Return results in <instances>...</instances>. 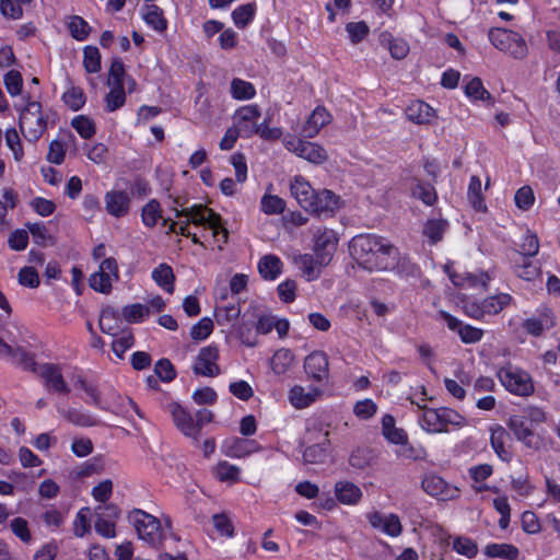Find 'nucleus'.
<instances>
[{
  "instance_id": "1",
  "label": "nucleus",
  "mask_w": 560,
  "mask_h": 560,
  "mask_svg": "<svg viewBox=\"0 0 560 560\" xmlns=\"http://www.w3.org/2000/svg\"><path fill=\"white\" fill-rule=\"evenodd\" d=\"M290 192L302 209L316 217H332L341 206L338 195L329 189H314L302 175L291 179Z\"/></svg>"
},
{
  "instance_id": "2",
  "label": "nucleus",
  "mask_w": 560,
  "mask_h": 560,
  "mask_svg": "<svg viewBox=\"0 0 560 560\" xmlns=\"http://www.w3.org/2000/svg\"><path fill=\"white\" fill-rule=\"evenodd\" d=\"M349 252L353 259L368 270L386 269L384 258L392 256L396 248L374 234H359L349 243Z\"/></svg>"
},
{
  "instance_id": "3",
  "label": "nucleus",
  "mask_w": 560,
  "mask_h": 560,
  "mask_svg": "<svg viewBox=\"0 0 560 560\" xmlns=\"http://www.w3.org/2000/svg\"><path fill=\"white\" fill-rule=\"evenodd\" d=\"M176 218H186L190 224L202 226L212 232L214 243L222 249L229 242V231L220 213L202 203H194L190 207L175 209Z\"/></svg>"
},
{
  "instance_id": "4",
  "label": "nucleus",
  "mask_w": 560,
  "mask_h": 560,
  "mask_svg": "<svg viewBox=\"0 0 560 560\" xmlns=\"http://www.w3.org/2000/svg\"><path fill=\"white\" fill-rule=\"evenodd\" d=\"M24 104H14L19 113V128L30 143H36L48 128V115L43 113L39 101L32 100L31 95L23 96Z\"/></svg>"
},
{
  "instance_id": "5",
  "label": "nucleus",
  "mask_w": 560,
  "mask_h": 560,
  "mask_svg": "<svg viewBox=\"0 0 560 560\" xmlns=\"http://www.w3.org/2000/svg\"><path fill=\"white\" fill-rule=\"evenodd\" d=\"M127 521L136 530L138 538L148 546L155 549L163 546L166 536L160 518L141 509H133L128 513Z\"/></svg>"
},
{
  "instance_id": "6",
  "label": "nucleus",
  "mask_w": 560,
  "mask_h": 560,
  "mask_svg": "<svg viewBox=\"0 0 560 560\" xmlns=\"http://www.w3.org/2000/svg\"><path fill=\"white\" fill-rule=\"evenodd\" d=\"M463 313L475 319L488 323L490 317L501 313L512 302L509 293H499L482 300L465 296L460 300Z\"/></svg>"
},
{
  "instance_id": "7",
  "label": "nucleus",
  "mask_w": 560,
  "mask_h": 560,
  "mask_svg": "<svg viewBox=\"0 0 560 560\" xmlns=\"http://www.w3.org/2000/svg\"><path fill=\"white\" fill-rule=\"evenodd\" d=\"M422 415L419 419L421 428L429 433L448 432V428L460 429L466 424V418L456 410L447 407L429 408L419 406Z\"/></svg>"
},
{
  "instance_id": "8",
  "label": "nucleus",
  "mask_w": 560,
  "mask_h": 560,
  "mask_svg": "<svg viewBox=\"0 0 560 560\" xmlns=\"http://www.w3.org/2000/svg\"><path fill=\"white\" fill-rule=\"evenodd\" d=\"M497 377L506 392L514 396L529 397L535 392L532 375L511 363H506L497 370Z\"/></svg>"
},
{
  "instance_id": "9",
  "label": "nucleus",
  "mask_w": 560,
  "mask_h": 560,
  "mask_svg": "<svg viewBox=\"0 0 560 560\" xmlns=\"http://www.w3.org/2000/svg\"><path fill=\"white\" fill-rule=\"evenodd\" d=\"M488 38L497 49L515 59H522L527 55L526 40L518 32L503 27H492L488 33Z\"/></svg>"
},
{
  "instance_id": "10",
  "label": "nucleus",
  "mask_w": 560,
  "mask_h": 560,
  "mask_svg": "<svg viewBox=\"0 0 560 560\" xmlns=\"http://www.w3.org/2000/svg\"><path fill=\"white\" fill-rule=\"evenodd\" d=\"M421 488L428 495L439 501H452L460 495L458 487L447 482L443 477L433 471L423 475Z\"/></svg>"
},
{
  "instance_id": "11",
  "label": "nucleus",
  "mask_w": 560,
  "mask_h": 560,
  "mask_svg": "<svg viewBox=\"0 0 560 560\" xmlns=\"http://www.w3.org/2000/svg\"><path fill=\"white\" fill-rule=\"evenodd\" d=\"M508 428L515 439L525 447L538 451L541 447V438L536 434L535 427L521 415H513L508 420Z\"/></svg>"
},
{
  "instance_id": "12",
  "label": "nucleus",
  "mask_w": 560,
  "mask_h": 560,
  "mask_svg": "<svg viewBox=\"0 0 560 560\" xmlns=\"http://www.w3.org/2000/svg\"><path fill=\"white\" fill-rule=\"evenodd\" d=\"M284 147L299 158L313 164H323L327 161L326 150L318 143L310 142L298 137H290L284 140Z\"/></svg>"
},
{
  "instance_id": "13",
  "label": "nucleus",
  "mask_w": 560,
  "mask_h": 560,
  "mask_svg": "<svg viewBox=\"0 0 560 560\" xmlns=\"http://www.w3.org/2000/svg\"><path fill=\"white\" fill-rule=\"evenodd\" d=\"M338 242V234L331 229L319 228L314 233L313 250L315 256L318 257L320 266L329 265L337 249Z\"/></svg>"
},
{
  "instance_id": "14",
  "label": "nucleus",
  "mask_w": 560,
  "mask_h": 560,
  "mask_svg": "<svg viewBox=\"0 0 560 560\" xmlns=\"http://www.w3.org/2000/svg\"><path fill=\"white\" fill-rule=\"evenodd\" d=\"M104 202L106 212L113 218L120 219L129 214L132 195L128 192L127 188H120L119 184H116L114 188L105 192Z\"/></svg>"
},
{
  "instance_id": "15",
  "label": "nucleus",
  "mask_w": 560,
  "mask_h": 560,
  "mask_svg": "<svg viewBox=\"0 0 560 560\" xmlns=\"http://www.w3.org/2000/svg\"><path fill=\"white\" fill-rule=\"evenodd\" d=\"M220 359L219 348L217 345L211 343L202 347L195 360L192 371L196 375L206 377H215L221 374V369L218 364Z\"/></svg>"
},
{
  "instance_id": "16",
  "label": "nucleus",
  "mask_w": 560,
  "mask_h": 560,
  "mask_svg": "<svg viewBox=\"0 0 560 560\" xmlns=\"http://www.w3.org/2000/svg\"><path fill=\"white\" fill-rule=\"evenodd\" d=\"M261 116V109L257 104L238 107L233 115V126L242 133L243 139H250L256 135L257 120Z\"/></svg>"
},
{
  "instance_id": "17",
  "label": "nucleus",
  "mask_w": 560,
  "mask_h": 560,
  "mask_svg": "<svg viewBox=\"0 0 560 560\" xmlns=\"http://www.w3.org/2000/svg\"><path fill=\"white\" fill-rule=\"evenodd\" d=\"M557 325V317L553 310L541 304L536 308V316L526 318L522 328L533 337H540L545 330H550Z\"/></svg>"
},
{
  "instance_id": "18",
  "label": "nucleus",
  "mask_w": 560,
  "mask_h": 560,
  "mask_svg": "<svg viewBox=\"0 0 560 560\" xmlns=\"http://www.w3.org/2000/svg\"><path fill=\"white\" fill-rule=\"evenodd\" d=\"M37 374L43 380L44 386L48 392L65 396L70 394L71 388L62 375L60 364L50 362L43 363L39 365Z\"/></svg>"
},
{
  "instance_id": "19",
  "label": "nucleus",
  "mask_w": 560,
  "mask_h": 560,
  "mask_svg": "<svg viewBox=\"0 0 560 560\" xmlns=\"http://www.w3.org/2000/svg\"><path fill=\"white\" fill-rule=\"evenodd\" d=\"M438 314L439 317L445 322L450 330L458 334L463 343L474 345L482 339L485 335L483 329L469 324H463L460 319L446 311L441 310Z\"/></svg>"
},
{
  "instance_id": "20",
  "label": "nucleus",
  "mask_w": 560,
  "mask_h": 560,
  "mask_svg": "<svg viewBox=\"0 0 560 560\" xmlns=\"http://www.w3.org/2000/svg\"><path fill=\"white\" fill-rule=\"evenodd\" d=\"M163 409L171 415L174 425L179 432L188 438H197V425L187 408L177 401H170L163 405Z\"/></svg>"
},
{
  "instance_id": "21",
  "label": "nucleus",
  "mask_w": 560,
  "mask_h": 560,
  "mask_svg": "<svg viewBox=\"0 0 560 560\" xmlns=\"http://www.w3.org/2000/svg\"><path fill=\"white\" fill-rule=\"evenodd\" d=\"M512 438L510 432L501 424L490 428V445L495 455L504 463L513 458Z\"/></svg>"
},
{
  "instance_id": "22",
  "label": "nucleus",
  "mask_w": 560,
  "mask_h": 560,
  "mask_svg": "<svg viewBox=\"0 0 560 560\" xmlns=\"http://www.w3.org/2000/svg\"><path fill=\"white\" fill-rule=\"evenodd\" d=\"M366 520L371 527L381 530L389 537H398L402 533V525L397 514H383L373 511L366 514Z\"/></svg>"
},
{
  "instance_id": "23",
  "label": "nucleus",
  "mask_w": 560,
  "mask_h": 560,
  "mask_svg": "<svg viewBox=\"0 0 560 560\" xmlns=\"http://www.w3.org/2000/svg\"><path fill=\"white\" fill-rule=\"evenodd\" d=\"M307 376L315 382H324L329 376L328 355L324 351H313L304 360Z\"/></svg>"
},
{
  "instance_id": "24",
  "label": "nucleus",
  "mask_w": 560,
  "mask_h": 560,
  "mask_svg": "<svg viewBox=\"0 0 560 560\" xmlns=\"http://www.w3.org/2000/svg\"><path fill=\"white\" fill-rule=\"evenodd\" d=\"M331 121L330 113L324 106H316L311 113L304 125L302 126L301 133L306 138H314L318 135L320 129Z\"/></svg>"
},
{
  "instance_id": "25",
  "label": "nucleus",
  "mask_w": 560,
  "mask_h": 560,
  "mask_svg": "<svg viewBox=\"0 0 560 560\" xmlns=\"http://www.w3.org/2000/svg\"><path fill=\"white\" fill-rule=\"evenodd\" d=\"M330 455V440L329 432L326 431L322 441L308 445L302 453L305 464L319 465L326 463Z\"/></svg>"
},
{
  "instance_id": "26",
  "label": "nucleus",
  "mask_w": 560,
  "mask_h": 560,
  "mask_svg": "<svg viewBox=\"0 0 560 560\" xmlns=\"http://www.w3.org/2000/svg\"><path fill=\"white\" fill-rule=\"evenodd\" d=\"M407 119L417 125H428L435 117V109L421 100L412 101L405 109Z\"/></svg>"
},
{
  "instance_id": "27",
  "label": "nucleus",
  "mask_w": 560,
  "mask_h": 560,
  "mask_svg": "<svg viewBox=\"0 0 560 560\" xmlns=\"http://www.w3.org/2000/svg\"><path fill=\"white\" fill-rule=\"evenodd\" d=\"M260 448L255 440L234 438L225 443V455L232 458H244Z\"/></svg>"
},
{
  "instance_id": "28",
  "label": "nucleus",
  "mask_w": 560,
  "mask_h": 560,
  "mask_svg": "<svg viewBox=\"0 0 560 560\" xmlns=\"http://www.w3.org/2000/svg\"><path fill=\"white\" fill-rule=\"evenodd\" d=\"M336 500L345 505H355L362 499V490L355 483L342 480L335 483Z\"/></svg>"
},
{
  "instance_id": "29",
  "label": "nucleus",
  "mask_w": 560,
  "mask_h": 560,
  "mask_svg": "<svg viewBox=\"0 0 560 560\" xmlns=\"http://www.w3.org/2000/svg\"><path fill=\"white\" fill-rule=\"evenodd\" d=\"M257 268L264 280L273 281L281 275L283 262L277 255L268 254L259 259Z\"/></svg>"
},
{
  "instance_id": "30",
  "label": "nucleus",
  "mask_w": 560,
  "mask_h": 560,
  "mask_svg": "<svg viewBox=\"0 0 560 560\" xmlns=\"http://www.w3.org/2000/svg\"><path fill=\"white\" fill-rule=\"evenodd\" d=\"M514 273L525 281H534L541 273L540 265L534 262L532 258L517 257L512 260Z\"/></svg>"
},
{
  "instance_id": "31",
  "label": "nucleus",
  "mask_w": 560,
  "mask_h": 560,
  "mask_svg": "<svg viewBox=\"0 0 560 560\" xmlns=\"http://www.w3.org/2000/svg\"><path fill=\"white\" fill-rule=\"evenodd\" d=\"M382 434L389 443L395 445L405 444L408 439L406 431L396 427V420L389 413L382 417Z\"/></svg>"
},
{
  "instance_id": "32",
  "label": "nucleus",
  "mask_w": 560,
  "mask_h": 560,
  "mask_svg": "<svg viewBox=\"0 0 560 560\" xmlns=\"http://www.w3.org/2000/svg\"><path fill=\"white\" fill-rule=\"evenodd\" d=\"M380 43L387 46L390 56L396 60L406 58L410 50L407 40L402 38H396L386 31L380 34Z\"/></svg>"
},
{
  "instance_id": "33",
  "label": "nucleus",
  "mask_w": 560,
  "mask_h": 560,
  "mask_svg": "<svg viewBox=\"0 0 560 560\" xmlns=\"http://www.w3.org/2000/svg\"><path fill=\"white\" fill-rule=\"evenodd\" d=\"M151 277L153 281L162 288L165 292L172 294L175 290V275L173 268L166 264L162 262L158 267H155Z\"/></svg>"
},
{
  "instance_id": "34",
  "label": "nucleus",
  "mask_w": 560,
  "mask_h": 560,
  "mask_svg": "<svg viewBox=\"0 0 560 560\" xmlns=\"http://www.w3.org/2000/svg\"><path fill=\"white\" fill-rule=\"evenodd\" d=\"M142 19L149 27L159 33L167 30L168 22L163 14V10L156 4L144 5Z\"/></svg>"
},
{
  "instance_id": "35",
  "label": "nucleus",
  "mask_w": 560,
  "mask_h": 560,
  "mask_svg": "<svg viewBox=\"0 0 560 560\" xmlns=\"http://www.w3.org/2000/svg\"><path fill=\"white\" fill-rule=\"evenodd\" d=\"M464 93L472 103L482 101L488 104H493L494 102L492 95L483 86L481 79L478 77L471 78L465 83Z\"/></svg>"
},
{
  "instance_id": "36",
  "label": "nucleus",
  "mask_w": 560,
  "mask_h": 560,
  "mask_svg": "<svg viewBox=\"0 0 560 560\" xmlns=\"http://www.w3.org/2000/svg\"><path fill=\"white\" fill-rule=\"evenodd\" d=\"M257 12V3L255 1L241 4L236 7L232 13L231 18L234 25L240 28H246L255 19Z\"/></svg>"
},
{
  "instance_id": "37",
  "label": "nucleus",
  "mask_w": 560,
  "mask_h": 560,
  "mask_svg": "<svg viewBox=\"0 0 560 560\" xmlns=\"http://www.w3.org/2000/svg\"><path fill=\"white\" fill-rule=\"evenodd\" d=\"M467 199L475 211H487V205L481 189V179L477 175H472L469 178Z\"/></svg>"
},
{
  "instance_id": "38",
  "label": "nucleus",
  "mask_w": 560,
  "mask_h": 560,
  "mask_svg": "<svg viewBox=\"0 0 560 560\" xmlns=\"http://www.w3.org/2000/svg\"><path fill=\"white\" fill-rule=\"evenodd\" d=\"M485 555L489 558H499L504 560H517L520 550L512 544L491 542L485 547Z\"/></svg>"
},
{
  "instance_id": "39",
  "label": "nucleus",
  "mask_w": 560,
  "mask_h": 560,
  "mask_svg": "<svg viewBox=\"0 0 560 560\" xmlns=\"http://www.w3.org/2000/svg\"><path fill=\"white\" fill-rule=\"evenodd\" d=\"M539 247L540 245L537 234L527 229L521 237L518 249L516 250L518 255L517 257L534 258L539 253Z\"/></svg>"
},
{
  "instance_id": "40",
  "label": "nucleus",
  "mask_w": 560,
  "mask_h": 560,
  "mask_svg": "<svg viewBox=\"0 0 560 560\" xmlns=\"http://www.w3.org/2000/svg\"><path fill=\"white\" fill-rule=\"evenodd\" d=\"M255 85L241 78H233L230 85V94L233 100L248 101L256 96Z\"/></svg>"
},
{
  "instance_id": "41",
  "label": "nucleus",
  "mask_w": 560,
  "mask_h": 560,
  "mask_svg": "<svg viewBox=\"0 0 560 560\" xmlns=\"http://www.w3.org/2000/svg\"><path fill=\"white\" fill-rule=\"evenodd\" d=\"M295 264L303 271L308 281L315 280L319 276L322 267L318 257L315 254H301L295 258Z\"/></svg>"
},
{
  "instance_id": "42",
  "label": "nucleus",
  "mask_w": 560,
  "mask_h": 560,
  "mask_svg": "<svg viewBox=\"0 0 560 560\" xmlns=\"http://www.w3.org/2000/svg\"><path fill=\"white\" fill-rule=\"evenodd\" d=\"M234 331L242 345L248 348H254L258 345V334L254 323L243 319L235 326Z\"/></svg>"
},
{
  "instance_id": "43",
  "label": "nucleus",
  "mask_w": 560,
  "mask_h": 560,
  "mask_svg": "<svg viewBox=\"0 0 560 560\" xmlns=\"http://www.w3.org/2000/svg\"><path fill=\"white\" fill-rule=\"evenodd\" d=\"M413 198L421 200L425 206H433L438 201V194L434 186L417 179L416 185L411 189Z\"/></svg>"
},
{
  "instance_id": "44",
  "label": "nucleus",
  "mask_w": 560,
  "mask_h": 560,
  "mask_svg": "<svg viewBox=\"0 0 560 560\" xmlns=\"http://www.w3.org/2000/svg\"><path fill=\"white\" fill-rule=\"evenodd\" d=\"M4 357H12L16 359L18 363L22 365L24 370L36 374L39 371V364L36 362L35 354L23 347H12V351H10V353H4Z\"/></svg>"
},
{
  "instance_id": "45",
  "label": "nucleus",
  "mask_w": 560,
  "mask_h": 560,
  "mask_svg": "<svg viewBox=\"0 0 560 560\" xmlns=\"http://www.w3.org/2000/svg\"><path fill=\"white\" fill-rule=\"evenodd\" d=\"M61 100L70 110L78 112L85 105L86 95L80 86L72 85L62 93Z\"/></svg>"
},
{
  "instance_id": "46",
  "label": "nucleus",
  "mask_w": 560,
  "mask_h": 560,
  "mask_svg": "<svg viewBox=\"0 0 560 560\" xmlns=\"http://www.w3.org/2000/svg\"><path fill=\"white\" fill-rule=\"evenodd\" d=\"M293 363V353L289 349L277 350L270 360L271 370L275 374L281 375L289 371Z\"/></svg>"
},
{
  "instance_id": "47",
  "label": "nucleus",
  "mask_w": 560,
  "mask_h": 560,
  "mask_svg": "<svg viewBox=\"0 0 560 560\" xmlns=\"http://www.w3.org/2000/svg\"><path fill=\"white\" fill-rule=\"evenodd\" d=\"M289 400L296 409H304L316 400V393L305 392L303 386L294 385L289 392Z\"/></svg>"
},
{
  "instance_id": "48",
  "label": "nucleus",
  "mask_w": 560,
  "mask_h": 560,
  "mask_svg": "<svg viewBox=\"0 0 560 560\" xmlns=\"http://www.w3.org/2000/svg\"><path fill=\"white\" fill-rule=\"evenodd\" d=\"M59 413L70 423L78 427H92L95 424L94 419L89 412L80 408L59 409Z\"/></svg>"
},
{
  "instance_id": "49",
  "label": "nucleus",
  "mask_w": 560,
  "mask_h": 560,
  "mask_svg": "<svg viewBox=\"0 0 560 560\" xmlns=\"http://www.w3.org/2000/svg\"><path fill=\"white\" fill-rule=\"evenodd\" d=\"M374 459L373 452L368 447H357L349 456V465L358 470H363L369 467Z\"/></svg>"
},
{
  "instance_id": "50",
  "label": "nucleus",
  "mask_w": 560,
  "mask_h": 560,
  "mask_svg": "<svg viewBox=\"0 0 560 560\" xmlns=\"http://www.w3.org/2000/svg\"><path fill=\"white\" fill-rule=\"evenodd\" d=\"M161 217V205L156 199L149 200L141 210V221L147 228H154Z\"/></svg>"
},
{
  "instance_id": "51",
  "label": "nucleus",
  "mask_w": 560,
  "mask_h": 560,
  "mask_svg": "<svg viewBox=\"0 0 560 560\" xmlns=\"http://www.w3.org/2000/svg\"><path fill=\"white\" fill-rule=\"evenodd\" d=\"M71 127L82 139L89 140L96 133V127L92 118L86 115H78L72 118Z\"/></svg>"
},
{
  "instance_id": "52",
  "label": "nucleus",
  "mask_w": 560,
  "mask_h": 560,
  "mask_svg": "<svg viewBox=\"0 0 560 560\" xmlns=\"http://www.w3.org/2000/svg\"><path fill=\"white\" fill-rule=\"evenodd\" d=\"M149 307L141 303H133L122 307L121 314L124 319L130 324H139L144 322L149 316Z\"/></svg>"
},
{
  "instance_id": "53",
  "label": "nucleus",
  "mask_w": 560,
  "mask_h": 560,
  "mask_svg": "<svg viewBox=\"0 0 560 560\" xmlns=\"http://www.w3.org/2000/svg\"><path fill=\"white\" fill-rule=\"evenodd\" d=\"M241 469L238 466L221 460L214 468V475L222 482H236L240 480Z\"/></svg>"
},
{
  "instance_id": "54",
  "label": "nucleus",
  "mask_w": 560,
  "mask_h": 560,
  "mask_svg": "<svg viewBox=\"0 0 560 560\" xmlns=\"http://www.w3.org/2000/svg\"><path fill=\"white\" fill-rule=\"evenodd\" d=\"M104 101L107 113H113L121 108L126 103L125 86H109V91L105 95Z\"/></svg>"
},
{
  "instance_id": "55",
  "label": "nucleus",
  "mask_w": 560,
  "mask_h": 560,
  "mask_svg": "<svg viewBox=\"0 0 560 560\" xmlns=\"http://www.w3.org/2000/svg\"><path fill=\"white\" fill-rule=\"evenodd\" d=\"M68 30L72 38L78 42L88 39L91 33L90 24L80 15H73L70 18Z\"/></svg>"
},
{
  "instance_id": "56",
  "label": "nucleus",
  "mask_w": 560,
  "mask_h": 560,
  "mask_svg": "<svg viewBox=\"0 0 560 560\" xmlns=\"http://www.w3.org/2000/svg\"><path fill=\"white\" fill-rule=\"evenodd\" d=\"M447 222L445 220L430 219L423 226V234L429 238L431 244H436L443 238Z\"/></svg>"
},
{
  "instance_id": "57",
  "label": "nucleus",
  "mask_w": 560,
  "mask_h": 560,
  "mask_svg": "<svg viewBox=\"0 0 560 560\" xmlns=\"http://www.w3.org/2000/svg\"><path fill=\"white\" fill-rule=\"evenodd\" d=\"M285 206L284 199L277 195L265 194L260 200V210L266 214H281Z\"/></svg>"
},
{
  "instance_id": "58",
  "label": "nucleus",
  "mask_w": 560,
  "mask_h": 560,
  "mask_svg": "<svg viewBox=\"0 0 560 560\" xmlns=\"http://www.w3.org/2000/svg\"><path fill=\"white\" fill-rule=\"evenodd\" d=\"M83 67L88 73H97L101 70V54L96 46L83 48Z\"/></svg>"
},
{
  "instance_id": "59",
  "label": "nucleus",
  "mask_w": 560,
  "mask_h": 560,
  "mask_svg": "<svg viewBox=\"0 0 560 560\" xmlns=\"http://www.w3.org/2000/svg\"><path fill=\"white\" fill-rule=\"evenodd\" d=\"M212 524L218 534L222 537L232 538L235 536V528L232 520L225 513H218L212 516Z\"/></svg>"
},
{
  "instance_id": "60",
  "label": "nucleus",
  "mask_w": 560,
  "mask_h": 560,
  "mask_svg": "<svg viewBox=\"0 0 560 560\" xmlns=\"http://www.w3.org/2000/svg\"><path fill=\"white\" fill-rule=\"evenodd\" d=\"M452 548L458 555L465 556L468 559H472L478 553L477 544L468 537L458 536L453 540Z\"/></svg>"
},
{
  "instance_id": "61",
  "label": "nucleus",
  "mask_w": 560,
  "mask_h": 560,
  "mask_svg": "<svg viewBox=\"0 0 560 560\" xmlns=\"http://www.w3.org/2000/svg\"><path fill=\"white\" fill-rule=\"evenodd\" d=\"M126 70L120 58L113 59L108 72V86H125Z\"/></svg>"
},
{
  "instance_id": "62",
  "label": "nucleus",
  "mask_w": 560,
  "mask_h": 560,
  "mask_svg": "<svg viewBox=\"0 0 560 560\" xmlns=\"http://www.w3.org/2000/svg\"><path fill=\"white\" fill-rule=\"evenodd\" d=\"M515 206L522 211H528L535 202L534 190L530 186L524 185L514 195Z\"/></svg>"
},
{
  "instance_id": "63",
  "label": "nucleus",
  "mask_w": 560,
  "mask_h": 560,
  "mask_svg": "<svg viewBox=\"0 0 560 560\" xmlns=\"http://www.w3.org/2000/svg\"><path fill=\"white\" fill-rule=\"evenodd\" d=\"M154 373L156 374L159 380L164 383H170V382L174 381L177 376L175 366L166 358H162L156 361V363L154 365Z\"/></svg>"
},
{
  "instance_id": "64",
  "label": "nucleus",
  "mask_w": 560,
  "mask_h": 560,
  "mask_svg": "<svg viewBox=\"0 0 560 560\" xmlns=\"http://www.w3.org/2000/svg\"><path fill=\"white\" fill-rule=\"evenodd\" d=\"M10 529L22 542L30 544L32 541V533L25 518L21 516L14 517L10 522Z\"/></svg>"
}]
</instances>
